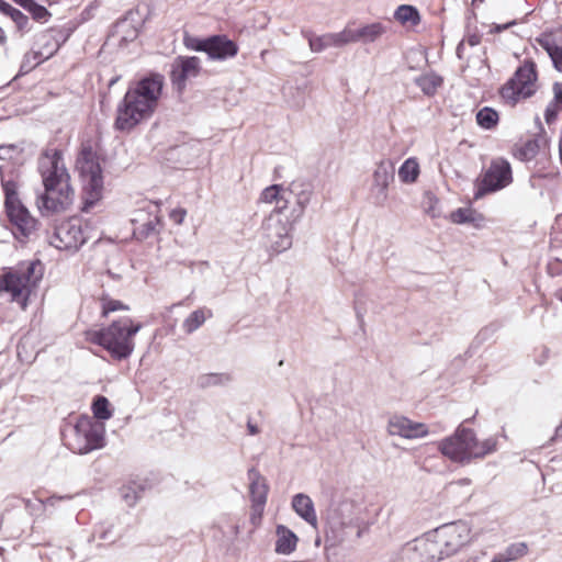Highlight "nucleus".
Wrapping results in <instances>:
<instances>
[{
  "label": "nucleus",
  "mask_w": 562,
  "mask_h": 562,
  "mask_svg": "<svg viewBox=\"0 0 562 562\" xmlns=\"http://www.w3.org/2000/svg\"><path fill=\"white\" fill-rule=\"evenodd\" d=\"M164 78L154 75L131 86L117 105L114 127L130 132L151 117L162 92Z\"/></svg>",
  "instance_id": "obj_1"
},
{
  "label": "nucleus",
  "mask_w": 562,
  "mask_h": 562,
  "mask_svg": "<svg viewBox=\"0 0 562 562\" xmlns=\"http://www.w3.org/2000/svg\"><path fill=\"white\" fill-rule=\"evenodd\" d=\"M142 324L130 317L114 321L106 328L89 330L87 340L103 347L113 359H127L135 349L134 336L140 330Z\"/></svg>",
  "instance_id": "obj_2"
},
{
  "label": "nucleus",
  "mask_w": 562,
  "mask_h": 562,
  "mask_svg": "<svg viewBox=\"0 0 562 562\" xmlns=\"http://www.w3.org/2000/svg\"><path fill=\"white\" fill-rule=\"evenodd\" d=\"M42 277L43 268L40 261H23L13 268H8L0 276V293L8 294L10 301L25 310L30 295Z\"/></svg>",
  "instance_id": "obj_3"
},
{
  "label": "nucleus",
  "mask_w": 562,
  "mask_h": 562,
  "mask_svg": "<svg viewBox=\"0 0 562 562\" xmlns=\"http://www.w3.org/2000/svg\"><path fill=\"white\" fill-rule=\"evenodd\" d=\"M361 516V503L348 494L333 501L325 515V539L337 546L344 542L348 529L358 525Z\"/></svg>",
  "instance_id": "obj_4"
},
{
  "label": "nucleus",
  "mask_w": 562,
  "mask_h": 562,
  "mask_svg": "<svg viewBox=\"0 0 562 562\" xmlns=\"http://www.w3.org/2000/svg\"><path fill=\"white\" fill-rule=\"evenodd\" d=\"M496 439L479 441L473 429L462 424L451 436L438 442V450L443 457H483L495 452Z\"/></svg>",
  "instance_id": "obj_5"
},
{
  "label": "nucleus",
  "mask_w": 562,
  "mask_h": 562,
  "mask_svg": "<svg viewBox=\"0 0 562 562\" xmlns=\"http://www.w3.org/2000/svg\"><path fill=\"white\" fill-rule=\"evenodd\" d=\"M83 189V210L88 211L102 196L103 178L97 154L83 148L76 162Z\"/></svg>",
  "instance_id": "obj_6"
},
{
  "label": "nucleus",
  "mask_w": 562,
  "mask_h": 562,
  "mask_svg": "<svg viewBox=\"0 0 562 562\" xmlns=\"http://www.w3.org/2000/svg\"><path fill=\"white\" fill-rule=\"evenodd\" d=\"M538 88L537 66L531 59H526L501 88V97L507 104L515 105L532 97Z\"/></svg>",
  "instance_id": "obj_7"
},
{
  "label": "nucleus",
  "mask_w": 562,
  "mask_h": 562,
  "mask_svg": "<svg viewBox=\"0 0 562 562\" xmlns=\"http://www.w3.org/2000/svg\"><path fill=\"white\" fill-rule=\"evenodd\" d=\"M4 207L7 216L12 225L13 234L16 238L29 237L36 228V220L30 214L29 210L22 204L16 184L12 181L3 183Z\"/></svg>",
  "instance_id": "obj_8"
},
{
  "label": "nucleus",
  "mask_w": 562,
  "mask_h": 562,
  "mask_svg": "<svg viewBox=\"0 0 562 562\" xmlns=\"http://www.w3.org/2000/svg\"><path fill=\"white\" fill-rule=\"evenodd\" d=\"M442 559L457 553L471 540V527L464 520L445 524L430 535Z\"/></svg>",
  "instance_id": "obj_9"
},
{
  "label": "nucleus",
  "mask_w": 562,
  "mask_h": 562,
  "mask_svg": "<svg viewBox=\"0 0 562 562\" xmlns=\"http://www.w3.org/2000/svg\"><path fill=\"white\" fill-rule=\"evenodd\" d=\"M37 171L43 184H70V173L64 161L63 151L56 147H45L37 159Z\"/></svg>",
  "instance_id": "obj_10"
},
{
  "label": "nucleus",
  "mask_w": 562,
  "mask_h": 562,
  "mask_svg": "<svg viewBox=\"0 0 562 562\" xmlns=\"http://www.w3.org/2000/svg\"><path fill=\"white\" fill-rule=\"evenodd\" d=\"M87 228L80 218L71 217L55 227L49 244L59 250L76 251L89 238Z\"/></svg>",
  "instance_id": "obj_11"
},
{
  "label": "nucleus",
  "mask_w": 562,
  "mask_h": 562,
  "mask_svg": "<svg viewBox=\"0 0 562 562\" xmlns=\"http://www.w3.org/2000/svg\"><path fill=\"white\" fill-rule=\"evenodd\" d=\"M44 191L37 195L36 205L43 216L59 214L69 210L75 192L71 184H43Z\"/></svg>",
  "instance_id": "obj_12"
},
{
  "label": "nucleus",
  "mask_w": 562,
  "mask_h": 562,
  "mask_svg": "<svg viewBox=\"0 0 562 562\" xmlns=\"http://www.w3.org/2000/svg\"><path fill=\"white\" fill-rule=\"evenodd\" d=\"M104 425L95 423L89 416H81L75 426V443L72 451L87 454L104 443Z\"/></svg>",
  "instance_id": "obj_13"
},
{
  "label": "nucleus",
  "mask_w": 562,
  "mask_h": 562,
  "mask_svg": "<svg viewBox=\"0 0 562 562\" xmlns=\"http://www.w3.org/2000/svg\"><path fill=\"white\" fill-rule=\"evenodd\" d=\"M291 224L278 213H271L262 224V238L266 247L274 254L292 246Z\"/></svg>",
  "instance_id": "obj_14"
},
{
  "label": "nucleus",
  "mask_w": 562,
  "mask_h": 562,
  "mask_svg": "<svg viewBox=\"0 0 562 562\" xmlns=\"http://www.w3.org/2000/svg\"><path fill=\"white\" fill-rule=\"evenodd\" d=\"M512 181L513 176L509 162L503 158L493 159L477 184L474 198L481 199L486 193L507 187Z\"/></svg>",
  "instance_id": "obj_15"
},
{
  "label": "nucleus",
  "mask_w": 562,
  "mask_h": 562,
  "mask_svg": "<svg viewBox=\"0 0 562 562\" xmlns=\"http://www.w3.org/2000/svg\"><path fill=\"white\" fill-rule=\"evenodd\" d=\"M442 560L431 536L407 542L394 562H438Z\"/></svg>",
  "instance_id": "obj_16"
},
{
  "label": "nucleus",
  "mask_w": 562,
  "mask_h": 562,
  "mask_svg": "<svg viewBox=\"0 0 562 562\" xmlns=\"http://www.w3.org/2000/svg\"><path fill=\"white\" fill-rule=\"evenodd\" d=\"M248 480L251 499L250 521L254 526H257L261 521L269 487L266 479L254 468L248 471Z\"/></svg>",
  "instance_id": "obj_17"
},
{
  "label": "nucleus",
  "mask_w": 562,
  "mask_h": 562,
  "mask_svg": "<svg viewBox=\"0 0 562 562\" xmlns=\"http://www.w3.org/2000/svg\"><path fill=\"white\" fill-rule=\"evenodd\" d=\"M387 434L405 439H419L429 435L430 430L424 423L414 422L403 415H393L389 418Z\"/></svg>",
  "instance_id": "obj_18"
},
{
  "label": "nucleus",
  "mask_w": 562,
  "mask_h": 562,
  "mask_svg": "<svg viewBox=\"0 0 562 562\" xmlns=\"http://www.w3.org/2000/svg\"><path fill=\"white\" fill-rule=\"evenodd\" d=\"M193 48L205 52L212 59H226L236 56L238 53V46L226 36H212L198 41Z\"/></svg>",
  "instance_id": "obj_19"
},
{
  "label": "nucleus",
  "mask_w": 562,
  "mask_h": 562,
  "mask_svg": "<svg viewBox=\"0 0 562 562\" xmlns=\"http://www.w3.org/2000/svg\"><path fill=\"white\" fill-rule=\"evenodd\" d=\"M348 44L362 43L371 44L379 41L387 31V26L382 22H372L368 24H348L345 26Z\"/></svg>",
  "instance_id": "obj_20"
},
{
  "label": "nucleus",
  "mask_w": 562,
  "mask_h": 562,
  "mask_svg": "<svg viewBox=\"0 0 562 562\" xmlns=\"http://www.w3.org/2000/svg\"><path fill=\"white\" fill-rule=\"evenodd\" d=\"M200 59L195 56L177 57L172 63L171 80L178 90H182L188 79L194 78L200 72Z\"/></svg>",
  "instance_id": "obj_21"
},
{
  "label": "nucleus",
  "mask_w": 562,
  "mask_h": 562,
  "mask_svg": "<svg viewBox=\"0 0 562 562\" xmlns=\"http://www.w3.org/2000/svg\"><path fill=\"white\" fill-rule=\"evenodd\" d=\"M394 179V166L391 161H380L373 171L372 194L378 203L382 204L387 199V189Z\"/></svg>",
  "instance_id": "obj_22"
},
{
  "label": "nucleus",
  "mask_w": 562,
  "mask_h": 562,
  "mask_svg": "<svg viewBox=\"0 0 562 562\" xmlns=\"http://www.w3.org/2000/svg\"><path fill=\"white\" fill-rule=\"evenodd\" d=\"M291 507L301 519H303L312 528L317 529L318 519L316 510L314 503L308 495L304 493L295 494L292 497Z\"/></svg>",
  "instance_id": "obj_23"
},
{
  "label": "nucleus",
  "mask_w": 562,
  "mask_h": 562,
  "mask_svg": "<svg viewBox=\"0 0 562 562\" xmlns=\"http://www.w3.org/2000/svg\"><path fill=\"white\" fill-rule=\"evenodd\" d=\"M312 52L319 53L329 47H342L348 45L346 29L337 33H327L321 36L308 38Z\"/></svg>",
  "instance_id": "obj_24"
},
{
  "label": "nucleus",
  "mask_w": 562,
  "mask_h": 562,
  "mask_svg": "<svg viewBox=\"0 0 562 562\" xmlns=\"http://www.w3.org/2000/svg\"><path fill=\"white\" fill-rule=\"evenodd\" d=\"M274 551L278 554L290 555L296 550L299 538L286 526L278 525L276 527Z\"/></svg>",
  "instance_id": "obj_25"
},
{
  "label": "nucleus",
  "mask_w": 562,
  "mask_h": 562,
  "mask_svg": "<svg viewBox=\"0 0 562 562\" xmlns=\"http://www.w3.org/2000/svg\"><path fill=\"white\" fill-rule=\"evenodd\" d=\"M549 144L548 135L542 132L536 138L528 139L515 149V156L521 161L532 160L539 153L541 147Z\"/></svg>",
  "instance_id": "obj_26"
},
{
  "label": "nucleus",
  "mask_w": 562,
  "mask_h": 562,
  "mask_svg": "<svg viewBox=\"0 0 562 562\" xmlns=\"http://www.w3.org/2000/svg\"><path fill=\"white\" fill-rule=\"evenodd\" d=\"M131 222L134 225V233L148 235L156 229L158 224V216L151 214L146 209H139L135 212L134 216L131 218Z\"/></svg>",
  "instance_id": "obj_27"
},
{
  "label": "nucleus",
  "mask_w": 562,
  "mask_h": 562,
  "mask_svg": "<svg viewBox=\"0 0 562 562\" xmlns=\"http://www.w3.org/2000/svg\"><path fill=\"white\" fill-rule=\"evenodd\" d=\"M213 313L206 307L193 311L182 323V328L187 334H192L199 329L207 318H211Z\"/></svg>",
  "instance_id": "obj_28"
},
{
  "label": "nucleus",
  "mask_w": 562,
  "mask_h": 562,
  "mask_svg": "<svg viewBox=\"0 0 562 562\" xmlns=\"http://www.w3.org/2000/svg\"><path fill=\"white\" fill-rule=\"evenodd\" d=\"M394 19L405 26H416L420 22L418 10L409 4L400 5L394 12Z\"/></svg>",
  "instance_id": "obj_29"
},
{
  "label": "nucleus",
  "mask_w": 562,
  "mask_h": 562,
  "mask_svg": "<svg viewBox=\"0 0 562 562\" xmlns=\"http://www.w3.org/2000/svg\"><path fill=\"white\" fill-rule=\"evenodd\" d=\"M539 44L551 57L554 67L562 71V41H555L551 36L539 40Z\"/></svg>",
  "instance_id": "obj_30"
},
{
  "label": "nucleus",
  "mask_w": 562,
  "mask_h": 562,
  "mask_svg": "<svg viewBox=\"0 0 562 562\" xmlns=\"http://www.w3.org/2000/svg\"><path fill=\"white\" fill-rule=\"evenodd\" d=\"M233 380L232 375L226 372L203 373L196 378V384L201 389L212 386H222L228 384Z\"/></svg>",
  "instance_id": "obj_31"
},
{
  "label": "nucleus",
  "mask_w": 562,
  "mask_h": 562,
  "mask_svg": "<svg viewBox=\"0 0 562 562\" xmlns=\"http://www.w3.org/2000/svg\"><path fill=\"white\" fill-rule=\"evenodd\" d=\"M91 409L93 417L99 420H108L113 416L110 401L102 395H98L93 398Z\"/></svg>",
  "instance_id": "obj_32"
},
{
  "label": "nucleus",
  "mask_w": 562,
  "mask_h": 562,
  "mask_svg": "<svg viewBox=\"0 0 562 562\" xmlns=\"http://www.w3.org/2000/svg\"><path fill=\"white\" fill-rule=\"evenodd\" d=\"M419 176V165L415 158L406 159L398 169V177L402 182L413 183Z\"/></svg>",
  "instance_id": "obj_33"
},
{
  "label": "nucleus",
  "mask_w": 562,
  "mask_h": 562,
  "mask_svg": "<svg viewBox=\"0 0 562 562\" xmlns=\"http://www.w3.org/2000/svg\"><path fill=\"white\" fill-rule=\"evenodd\" d=\"M146 490L144 483L133 482L121 488V496L128 506H134Z\"/></svg>",
  "instance_id": "obj_34"
},
{
  "label": "nucleus",
  "mask_w": 562,
  "mask_h": 562,
  "mask_svg": "<svg viewBox=\"0 0 562 562\" xmlns=\"http://www.w3.org/2000/svg\"><path fill=\"white\" fill-rule=\"evenodd\" d=\"M15 2L27 10L36 21L47 22L50 16L47 9L43 4L37 3L36 0H16Z\"/></svg>",
  "instance_id": "obj_35"
},
{
  "label": "nucleus",
  "mask_w": 562,
  "mask_h": 562,
  "mask_svg": "<svg viewBox=\"0 0 562 562\" xmlns=\"http://www.w3.org/2000/svg\"><path fill=\"white\" fill-rule=\"evenodd\" d=\"M499 116L497 111L490 106H484L476 113V123L485 130L494 128L498 123Z\"/></svg>",
  "instance_id": "obj_36"
},
{
  "label": "nucleus",
  "mask_w": 562,
  "mask_h": 562,
  "mask_svg": "<svg viewBox=\"0 0 562 562\" xmlns=\"http://www.w3.org/2000/svg\"><path fill=\"white\" fill-rule=\"evenodd\" d=\"M475 211L470 207H460L453 211L449 218L454 224H464L469 222H473L475 220Z\"/></svg>",
  "instance_id": "obj_37"
},
{
  "label": "nucleus",
  "mask_w": 562,
  "mask_h": 562,
  "mask_svg": "<svg viewBox=\"0 0 562 562\" xmlns=\"http://www.w3.org/2000/svg\"><path fill=\"white\" fill-rule=\"evenodd\" d=\"M286 191V189L282 188L281 186L274 184L271 187L266 188L261 193V201L265 203H277L279 199H283V193Z\"/></svg>",
  "instance_id": "obj_38"
},
{
  "label": "nucleus",
  "mask_w": 562,
  "mask_h": 562,
  "mask_svg": "<svg viewBox=\"0 0 562 562\" xmlns=\"http://www.w3.org/2000/svg\"><path fill=\"white\" fill-rule=\"evenodd\" d=\"M505 559H509V561H515L528 552V547L526 542H515L509 544L505 550Z\"/></svg>",
  "instance_id": "obj_39"
},
{
  "label": "nucleus",
  "mask_w": 562,
  "mask_h": 562,
  "mask_svg": "<svg viewBox=\"0 0 562 562\" xmlns=\"http://www.w3.org/2000/svg\"><path fill=\"white\" fill-rule=\"evenodd\" d=\"M418 85L426 94H432L441 85V79L437 76H425L418 80Z\"/></svg>",
  "instance_id": "obj_40"
},
{
  "label": "nucleus",
  "mask_w": 562,
  "mask_h": 562,
  "mask_svg": "<svg viewBox=\"0 0 562 562\" xmlns=\"http://www.w3.org/2000/svg\"><path fill=\"white\" fill-rule=\"evenodd\" d=\"M53 53H48L44 55L41 52H30L25 55L22 67L26 69H32L36 65H40L43 60L47 59Z\"/></svg>",
  "instance_id": "obj_41"
},
{
  "label": "nucleus",
  "mask_w": 562,
  "mask_h": 562,
  "mask_svg": "<svg viewBox=\"0 0 562 562\" xmlns=\"http://www.w3.org/2000/svg\"><path fill=\"white\" fill-rule=\"evenodd\" d=\"M22 154V148L14 144L1 145L0 146V159L2 160H15Z\"/></svg>",
  "instance_id": "obj_42"
},
{
  "label": "nucleus",
  "mask_w": 562,
  "mask_h": 562,
  "mask_svg": "<svg viewBox=\"0 0 562 562\" xmlns=\"http://www.w3.org/2000/svg\"><path fill=\"white\" fill-rule=\"evenodd\" d=\"M438 199L431 194L426 193L425 195V209L428 215H430L432 218L440 216V210L438 209Z\"/></svg>",
  "instance_id": "obj_43"
},
{
  "label": "nucleus",
  "mask_w": 562,
  "mask_h": 562,
  "mask_svg": "<svg viewBox=\"0 0 562 562\" xmlns=\"http://www.w3.org/2000/svg\"><path fill=\"white\" fill-rule=\"evenodd\" d=\"M120 310H128V307L116 300H109V299L102 300V315L103 316H108L110 313L120 311Z\"/></svg>",
  "instance_id": "obj_44"
},
{
  "label": "nucleus",
  "mask_w": 562,
  "mask_h": 562,
  "mask_svg": "<svg viewBox=\"0 0 562 562\" xmlns=\"http://www.w3.org/2000/svg\"><path fill=\"white\" fill-rule=\"evenodd\" d=\"M9 9L12 20L16 23L19 29L26 26L29 19L20 10L12 8L9 3H3Z\"/></svg>",
  "instance_id": "obj_45"
},
{
  "label": "nucleus",
  "mask_w": 562,
  "mask_h": 562,
  "mask_svg": "<svg viewBox=\"0 0 562 562\" xmlns=\"http://www.w3.org/2000/svg\"><path fill=\"white\" fill-rule=\"evenodd\" d=\"M559 109H560V106H558L555 104H552V103L548 104V106L544 111V120L548 124H551L557 120Z\"/></svg>",
  "instance_id": "obj_46"
},
{
  "label": "nucleus",
  "mask_w": 562,
  "mask_h": 562,
  "mask_svg": "<svg viewBox=\"0 0 562 562\" xmlns=\"http://www.w3.org/2000/svg\"><path fill=\"white\" fill-rule=\"evenodd\" d=\"M282 196L283 199H279L278 202L276 203V211L273 212L278 213L279 215H281V212L288 207V203L291 198V192L286 190Z\"/></svg>",
  "instance_id": "obj_47"
},
{
  "label": "nucleus",
  "mask_w": 562,
  "mask_h": 562,
  "mask_svg": "<svg viewBox=\"0 0 562 562\" xmlns=\"http://www.w3.org/2000/svg\"><path fill=\"white\" fill-rule=\"evenodd\" d=\"M552 91H553V99L550 103L561 106V104H562V85L559 82H555L552 87Z\"/></svg>",
  "instance_id": "obj_48"
},
{
  "label": "nucleus",
  "mask_w": 562,
  "mask_h": 562,
  "mask_svg": "<svg viewBox=\"0 0 562 562\" xmlns=\"http://www.w3.org/2000/svg\"><path fill=\"white\" fill-rule=\"evenodd\" d=\"M187 215V211L184 209H175L170 212V218L176 224H181Z\"/></svg>",
  "instance_id": "obj_49"
},
{
  "label": "nucleus",
  "mask_w": 562,
  "mask_h": 562,
  "mask_svg": "<svg viewBox=\"0 0 562 562\" xmlns=\"http://www.w3.org/2000/svg\"><path fill=\"white\" fill-rule=\"evenodd\" d=\"M334 547L330 543V547H326V558L328 562H339L338 560V551L336 548L331 549Z\"/></svg>",
  "instance_id": "obj_50"
},
{
  "label": "nucleus",
  "mask_w": 562,
  "mask_h": 562,
  "mask_svg": "<svg viewBox=\"0 0 562 562\" xmlns=\"http://www.w3.org/2000/svg\"><path fill=\"white\" fill-rule=\"evenodd\" d=\"M69 498H71V496H69V495H66V496H59V497H57V496H52V497L46 498V499L43 502V505H44V506H54V505H55V503H56L57 501H60V499H69Z\"/></svg>",
  "instance_id": "obj_51"
},
{
  "label": "nucleus",
  "mask_w": 562,
  "mask_h": 562,
  "mask_svg": "<svg viewBox=\"0 0 562 562\" xmlns=\"http://www.w3.org/2000/svg\"><path fill=\"white\" fill-rule=\"evenodd\" d=\"M247 430L250 436H255L260 432L259 427L256 424H252L250 420L247 423Z\"/></svg>",
  "instance_id": "obj_52"
},
{
  "label": "nucleus",
  "mask_w": 562,
  "mask_h": 562,
  "mask_svg": "<svg viewBox=\"0 0 562 562\" xmlns=\"http://www.w3.org/2000/svg\"><path fill=\"white\" fill-rule=\"evenodd\" d=\"M491 562H509V559H505V552L496 554Z\"/></svg>",
  "instance_id": "obj_53"
},
{
  "label": "nucleus",
  "mask_w": 562,
  "mask_h": 562,
  "mask_svg": "<svg viewBox=\"0 0 562 562\" xmlns=\"http://www.w3.org/2000/svg\"><path fill=\"white\" fill-rule=\"evenodd\" d=\"M467 42L470 46H475L480 43V38L476 35H472L467 38Z\"/></svg>",
  "instance_id": "obj_54"
},
{
  "label": "nucleus",
  "mask_w": 562,
  "mask_h": 562,
  "mask_svg": "<svg viewBox=\"0 0 562 562\" xmlns=\"http://www.w3.org/2000/svg\"><path fill=\"white\" fill-rule=\"evenodd\" d=\"M550 461L554 464L552 467L553 470H555L558 468L559 469L562 468V459L554 458V459H550Z\"/></svg>",
  "instance_id": "obj_55"
},
{
  "label": "nucleus",
  "mask_w": 562,
  "mask_h": 562,
  "mask_svg": "<svg viewBox=\"0 0 562 562\" xmlns=\"http://www.w3.org/2000/svg\"><path fill=\"white\" fill-rule=\"evenodd\" d=\"M515 22L507 23L505 25H495V32H501L505 29H507L509 25L514 24Z\"/></svg>",
  "instance_id": "obj_56"
},
{
  "label": "nucleus",
  "mask_w": 562,
  "mask_h": 562,
  "mask_svg": "<svg viewBox=\"0 0 562 562\" xmlns=\"http://www.w3.org/2000/svg\"><path fill=\"white\" fill-rule=\"evenodd\" d=\"M559 156H560V161H561V165H562V130H561V136H560V139H559Z\"/></svg>",
  "instance_id": "obj_57"
},
{
  "label": "nucleus",
  "mask_w": 562,
  "mask_h": 562,
  "mask_svg": "<svg viewBox=\"0 0 562 562\" xmlns=\"http://www.w3.org/2000/svg\"><path fill=\"white\" fill-rule=\"evenodd\" d=\"M3 3H5V2H4L3 0H0V9H1L3 12H5V13L10 14L9 9H8V8H5V5H4Z\"/></svg>",
  "instance_id": "obj_58"
},
{
  "label": "nucleus",
  "mask_w": 562,
  "mask_h": 562,
  "mask_svg": "<svg viewBox=\"0 0 562 562\" xmlns=\"http://www.w3.org/2000/svg\"><path fill=\"white\" fill-rule=\"evenodd\" d=\"M5 40V35H4V32L3 30L0 27V43H3Z\"/></svg>",
  "instance_id": "obj_59"
},
{
  "label": "nucleus",
  "mask_w": 562,
  "mask_h": 562,
  "mask_svg": "<svg viewBox=\"0 0 562 562\" xmlns=\"http://www.w3.org/2000/svg\"><path fill=\"white\" fill-rule=\"evenodd\" d=\"M5 40V35H4V32L3 30L0 27V43H3Z\"/></svg>",
  "instance_id": "obj_60"
},
{
  "label": "nucleus",
  "mask_w": 562,
  "mask_h": 562,
  "mask_svg": "<svg viewBox=\"0 0 562 562\" xmlns=\"http://www.w3.org/2000/svg\"><path fill=\"white\" fill-rule=\"evenodd\" d=\"M557 435L562 436V424L557 428Z\"/></svg>",
  "instance_id": "obj_61"
},
{
  "label": "nucleus",
  "mask_w": 562,
  "mask_h": 562,
  "mask_svg": "<svg viewBox=\"0 0 562 562\" xmlns=\"http://www.w3.org/2000/svg\"><path fill=\"white\" fill-rule=\"evenodd\" d=\"M267 53H268V50H262L261 52L260 56H261L262 59L266 57Z\"/></svg>",
  "instance_id": "obj_62"
},
{
  "label": "nucleus",
  "mask_w": 562,
  "mask_h": 562,
  "mask_svg": "<svg viewBox=\"0 0 562 562\" xmlns=\"http://www.w3.org/2000/svg\"><path fill=\"white\" fill-rule=\"evenodd\" d=\"M560 300L562 301V290H561V292H560Z\"/></svg>",
  "instance_id": "obj_63"
}]
</instances>
